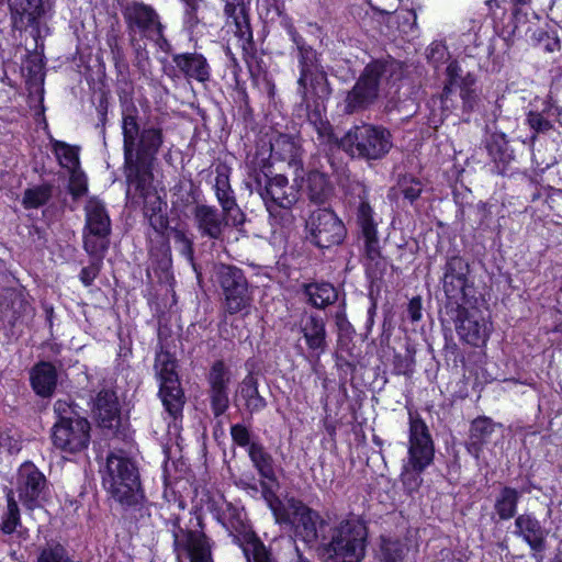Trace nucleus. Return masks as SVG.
Returning a JSON list of instances; mask_svg holds the SVG:
<instances>
[{
  "label": "nucleus",
  "mask_w": 562,
  "mask_h": 562,
  "mask_svg": "<svg viewBox=\"0 0 562 562\" xmlns=\"http://www.w3.org/2000/svg\"><path fill=\"white\" fill-rule=\"evenodd\" d=\"M196 226L203 236L217 239L222 235L223 221L218 211L209 205H198L194 210Z\"/></svg>",
  "instance_id": "nucleus-28"
},
{
  "label": "nucleus",
  "mask_w": 562,
  "mask_h": 562,
  "mask_svg": "<svg viewBox=\"0 0 562 562\" xmlns=\"http://www.w3.org/2000/svg\"><path fill=\"white\" fill-rule=\"evenodd\" d=\"M407 460L403 464L401 481L409 494L418 491L423 483L422 473L435 457V447L426 423L417 415L409 413Z\"/></svg>",
  "instance_id": "nucleus-2"
},
{
  "label": "nucleus",
  "mask_w": 562,
  "mask_h": 562,
  "mask_svg": "<svg viewBox=\"0 0 562 562\" xmlns=\"http://www.w3.org/2000/svg\"><path fill=\"white\" fill-rule=\"evenodd\" d=\"M386 71V65L380 61L369 64L346 98V112L352 113L371 103L378 97L381 79Z\"/></svg>",
  "instance_id": "nucleus-15"
},
{
  "label": "nucleus",
  "mask_w": 562,
  "mask_h": 562,
  "mask_svg": "<svg viewBox=\"0 0 562 562\" xmlns=\"http://www.w3.org/2000/svg\"><path fill=\"white\" fill-rule=\"evenodd\" d=\"M248 454L259 474L268 480L274 479V470L272 465V457L265 450V448L256 442H252L248 448Z\"/></svg>",
  "instance_id": "nucleus-35"
},
{
  "label": "nucleus",
  "mask_w": 562,
  "mask_h": 562,
  "mask_svg": "<svg viewBox=\"0 0 562 562\" xmlns=\"http://www.w3.org/2000/svg\"><path fill=\"white\" fill-rule=\"evenodd\" d=\"M47 0H9L12 21L15 29L35 26L45 12Z\"/></svg>",
  "instance_id": "nucleus-22"
},
{
  "label": "nucleus",
  "mask_w": 562,
  "mask_h": 562,
  "mask_svg": "<svg viewBox=\"0 0 562 562\" xmlns=\"http://www.w3.org/2000/svg\"><path fill=\"white\" fill-rule=\"evenodd\" d=\"M20 514L16 502L12 496V492L8 494V508L2 521V530L5 533H12L19 525Z\"/></svg>",
  "instance_id": "nucleus-46"
},
{
  "label": "nucleus",
  "mask_w": 562,
  "mask_h": 562,
  "mask_svg": "<svg viewBox=\"0 0 562 562\" xmlns=\"http://www.w3.org/2000/svg\"><path fill=\"white\" fill-rule=\"evenodd\" d=\"M527 123L536 133H544L552 127L550 121L538 112H529Z\"/></svg>",
  "instance_id": "nucleus-54"
},
{
  "label": "nucleus",
  "mask_w": 562,
  "mask_h": 562,
  "mask_svg": "<svg viewBox=\"0 0 562 562\" xmlns=\"http://www.w3.org/2000/svg\"><path fill=\"white\" fill-rule=\"evenodd\" d=\"M122 14L131 32H138L153 40L162 36V25L153 7L139 1H130L123 5Z\"/></svg>",
  "instance_id": "nucleus-18"
},
{
  "label": "nucleus",
  "mask_w": 562,
  "mask_h": 562,
  "mask_svg": "<svg viewBox=\"0 0 562 562\" xmlns=\"http://www.w3.org/2000/svg\"><path fill=\"white\" fill-rule=\"evenodd\" d=\"M270 147L272 155L280 160L288 161L289 166L295 168L299 166L300 146L292 137L279 135Z\"/></svg>",
  "instance_id": "nucleus-31"
},
{
  "label": "nucleus",
  "mask_w": 562,
  "mask_h": 562,
  "mask_svg": "<svg viewBox=\"0 0 562 562\" xmlns=\"http://www.w3.org/2000/svg\"><path fill=\"white\" fill-rule=\"evenodd\" d=\"M367 528L357 518L345 519L334 529L328 551L336 562H360L366 551Z\"/></svg>",
  "instance_id": "nucleus-8"
},
{
  "label": "nucleus",
  "mask_w": 562,
  "mask_h": 562,
  "mask_svg": "<svg viewBox=\"0 0 562 562\" xmlns=\"http://www.w3.org/2000/svg\"><path fill=\"white\" fill-rule=\"evenodd\" d=\"M171 533L178 562H213L211 544L203 532L182 529L176 518Z\"/></svg>",
  "instance_id": "nucleus-12"
},
{
  "label": "nucleus",
  "mask_w": 562,
  "mask_h": 562,
  "mask_svg": "<svg viewBox=\"0 0 562 562\" xmlns=\"http://www.w3.org/2000/svg\"><path fill=\"white\" fill-rule=\"evenodd\" d=\"M88 190L87 178L80 170H70L69 192L76 199L82 196Z\"/></svg>",
  "instance_id": "nucleus-49"
},
{
  "label": "nucleus",
  "mask_w": 562,
  "mask_h": 562,
  "mask_svg": "<svg viewBox=\"0 0 562 562\" xmlns=\"http://www.w3.org/2000/svg\"><path fill=\"white\" fill-rule=\"evenodd\" d=\"M228 389H211V404L215 416L222 415L228 407Z\"/></svg>",
  "instance_id": "nucleus-50"
},
{
  "label": "nucleus",
  "mask_w": 562,
  "mask_h": 562,
  "mask_svg": "<svg viewBox=\"0 0 562 562\" xmlns=\"http://www.w3.org/2000/svg\"><path fill=\"white\" fill-rule=\"evenodd\" d=\"M172 61L179 71L187 79H194L205 82L210 78V66L206 58L198 53H183L172 56Z\"/></svg>",
  "instance_id": "nucleus-23"
},
{
  "label": "nucleus",
  "mask_w": 562,
  "mask_h": 562,
  "mask_svg": "<svg viewBox=\"0 0 562 562\" xmlns=\"http://www.w3.org/2000/svg\"><path fill=\"white\" fill-rule=\"evenodd\" d=\"M307 191L311 201L317 204L325 203L331 194L328 179L321 172H312L308 175Z\"/></svg>",
  "instance_id": "nucleus-34"
},
{
  "label": "nucleus",
  "mask_w": 562,
  "mask_h": 562,
  "mask_svg": "<svg viewBox=\"0 0 562 562\" xmlns=\"http://www.w3.org/2000/svg\"><path fill=\"white\" fill-rule=\"evenodd\" d=\"M240 394L252 411H259L266 405L265 400L259 395L257 381L252 375H247L241 382Z\"/></svg>",
  "instance_id": "nucleus-40"
},
{
  "label": "nucleus",
  "mask_w": 562,
  "mask_h": 562,
  "mask_svg": "<svg viewBox=\"0 0 562 562\" xmlns=\"http://www.w3.org/2000/svg\"><path fill=\"white\" fill-rule=\"evenodd\" d=\"M37 562H70V559L61 544L49 542L40 550Z\"/></svg>",
  "instance_id": "nucleus-43"
},
{
  "label": "nucleus",
  "mask_w": 562,
  "mask_h": 562,
  "mask_svg": "<svg viewBox=\"0 0 562 562\" xmlns=\"http://www.w3.org/2000/svg\"><path fill=\"white\" fill-rule=\"evenodd\" d=\"M154 368L159 381V397L162 405L171 417L177 418L182 412L184 400L176 372V360L168 351H157Z\"/></svg>",
  "instance_id": "nucleus-9"
},
{
  "label": "nucleus",
  "mask_w": 562,
  "mask_h": 562,
  "mask_svg": "<svg viewBox=\"0 0 562 562\" xmlns=\"http://www.w3.org/2000/svg\"><path fill=\"white\" fill-rule=\"evenodd\" d=\"M301 331L308 349L317 355L324 353L327 347L326 327L322 317L310 315L302 321Z\"/></svg>",
  "instance_id": "nucleus-27"
},
{
  "label": "nucleus",
  "mask_w": 562,
  "mask_h": 562,
  "mask_svg": "<svg viewBox=\"0 0 562 562\" xmlns=\"http://www.w3.org/2000/svg\"><path fill=\"white\" fill-rule=\"evenodd\" d=\"M460 67L457 61H451L447 67V77L448 82L446 83L443 88L442 93V100L446 102L448 100L449 94L452 92V90L461 83V80L464 77H461L460 75Z\"/></svg>",
  "instance_id": "nucleus-48"
},
{
  "label": "nucleus",
  "mask_w": 562,
  "mask_h": 562,
  "mask_svg": "<svg viewBox=\"0 0 562 562\" xmlns=\"http://www.w3.org/2000/svg\"><path fill=\"white\" fill-rule=\"evenodd\" d=\"M30 304L24 289L9 274H0V319L14 326L27 313Z\"/></svg>",
  "instance_id": "nucleus-16"
},
{
  "label": "nucleus",
  "mask_w": 562,
  "mask_h": 562,
  "mask_svg": "<svg viewBox=\"0 0 562 562\" xmlns=\"http://www.w3.org/2000/svg\"><path fill=\"white\" fill-rule=\"evenodd\" d=\"M85 229H92L95 233L111 232V221L104 204L95 199L88 200L86 207Z\"/></svg>",
  "instance_id": "nucleus-30"
},
{
  "label": "nucleus",
  "mask_w": 562,
  "mask_h": 562,
  "mask_svg": "<svg viewBox=\"0 0 562 562\" xmlns=\"http://www.w3.org/2000/svg\"><path fill=\"white\" fill-rule=\"evenodd\" d=\"M231 435L234 442L240 447H248L252 443L250 442V434L249 430L240 424L233 425L231 427Z\"/></svg>",
  "instance_id": "nucleus-55"
},
{
  "label": "nucleus",
  "mask_w": 562,
  "mask_h": 562,
  "mask_svg": "<svg viewBox=\"0 0 562 562\" xmlns=\"http://www.w3.org/2000/svg\"><path fill=\"white\" fill-rule=\"evenodd\" d=\"M501 429L502 426L495 424L491 418L480 417L474 419L470 430V441L468 443L469 452L475 458H479L482 447L490 442L493 435Z\"/></svg>",
  "instance_id": "nucleus-26"
},
{
  "label": "nucleus",
  "mask_w": 562,
  "mask_h": 562,
  "mask_svg": "<svg viewBox=\"0 0 562 562\" xmlns=\"http://www.w3.org/2000/svg\"><path fill=\"white\" fill-rule=\"evenodd\" d=\"M427 57L435 67L445 63L449 58V52L447 47L441 43H432L427 50Z\"/></svg>",
  "instance_id": "nucleus-52"
},
{
  "label": "nucleus",
  "mask_w": 562,
  "mask_h": 562,
  "mask_svg": "<svg viewBox=\"0 0 562 562\" xmlns=\"http://www.w3.org/2000/svg\"><path fill=\"white\" fill-rule=\"evenodd\" d=\"M266 501L278 524L290 525L297 537L306 543H314L323 536L325 520L319 514L295 498L280 501L273 494H266Z\"/></svg>",
  "instance_id": "nucleus-3"
},
{
  "label": "nucleus",
  "mask_w": 562,
  "mask_h": 562,
  "mask_svg": "<svg viewBox=\"0 0 562 562\" xmlns=\"http://www.w3.org/2000/svg\"><path fill=\"white\" fill-rule=\"evenodd\" d=\"M122 132L124 137V158L130 166L127 178L132 177V166L135 162L145 164L155 158L164 143L161 127L145 126L139 131L136 116L125 114L122 120Z\"/></svg>",
  "instance_id": "nucleus-5"
},
{
  "label": "nucleus",
  "mask_w": 562,
  "mask_h": 562,
  "mask_svg": "<svg viewBox=\"0 0 562 562\" xmlns=\"http://www.w3.org/2000/svg\"><path fill=\"white\" fill-rule=\"evenodd\" d=\"M251 490H254L255 492H257V487L256 485H248Z\"/></svg>",
  "instance_id": "nucleus-61"
},
{
  "label": "nucleus",
  "mask_w": 562,
  "mask_h": 562,
  "mask_svg": "<svg viewBox=\"0 0 562 562\" xmlns=\"http://www.w3.org/2000/svg\"><path fill=\"white\" fill-rule=\"evenodd\" d=\"M307 238L319 248L338 245L345 238V226L337 215L328 209L314 211L307 222Z\"/></svg>",
  "instance_id": "nucleus-11"
},
{
  "label": "nucleus",
  "mask_w": 562,
  "mask_h": 562,
  "mask_svg": "<svg viewBox=\"0 0 562 562\" xmlns=\"http://www.w3.org/2000/svg\"><path fill=\"white\" fill-rule=\"evenodd\" d=\"M102 483L111 496L121 504L137 502L139 480L134 462L123 451H113L100 470Z\"/></svg>",
  "instance_id": "nucleus-4"
},
{
  "label": "nucleus",
  "mask_w": 562,
  "mask_h": 562,
  "mask_svg": "<svg viewBox=\"0 0 562 562\" xmlns=\"http://www.w3.org/2000/svg\"><path fill=\"white\" fill-rule=\"evenodd\" d=\"M229 371L222 361H216L209 373L210 389H228Z\"/></svg>",
  "instance_id": "nucleus-45"
},
{
  "label": "nucleus",
  "mask_w": 562,
  "mask_h": 562,
  "mask_svg": "<svg viewBox=\"0 0 562 562\" xmlns=\"http://www.w3.org/2000/svg\"><path fill=\"white\" fill-rule=\"evenodd\" d=\"M514 533L530 547L533 557L540 562L548 536V530L541 522L530 514H521L515 519Z\"/></svg>",
  "instance_id": "nucleus-20"
},
{
  "label": "nucleus",
  "mask_w": 562,
  "mask_h": 562,
  "mask_svg": "<svg viewBox=\"0 0 562 562\" xmlns=\"http://www.w3.org/2000/svg\"><path fill=\"white\" fill-rule=\"evenodd\" d=\"M475 79L471 75L465 76L459 86L460 97L463 102V110L470 112L474 109L477 102V95L474 89Z\"/></svg>",
  "instance_id": "nucleus-42"
},
{
  "label": "nucleus",
  "mask_w": 562,
  "mask_h": 562,
  "mask_svg": "<svg viewBox=\"0 0 562 562\" xmlns=\"http://www.w3.org/2000/svg\"><path fill=\"white\" fill-rule=\"evenodd\" d=\"M100 263L101 260L93 261L89 266L85 267L80 271V280L86 285L89 286L92 284L94 279L100 272Z\"/></svg>",
  "instance_id": "nucleus-56"
},
{
  "label": "nucleus",
  "mask_w": 562,
  "mask_h": 562,
  "mask_svg": "<svg viewBox=\"0 0 562 562\" xmlns=\"http://www.w3.org/2000/svg\"><path fill=\"white\" fill-rule=\"evenodd\" d=\"M55 153L60 161V165L69 170L76 169L79 164L78 151L65 143L57 142L55 144Z\"/></svg>",
  "instance_id": "nucleus-44"
},
{
  "label": "nucleus",
  "mask_w": 562,
  "mask_h": 562,
  "mask_svg": "<svg viewBox=\"0 0 562 562\" xmlns=\"http://www.w3.org/2000/svg\"><path fill=\"white\" fill-rule=\"evenodd\" d=\"M15 490L22 504L29 509H34L45 499L48 484L45 475L34 463L24 462L16 472Z\"/></svg>",
  "instance_id": "nucleus-14"
},
{
  "label": "nucleus",
  "mask_w": 562,
  "mask_h": 562,
  "mask_svg": "<svg viewBox=\"0 0 562 562\" xmlns=\"http://www.w3.org/2000/svg\"><path fill=\"white\" fill-rule=\"evenodd\" d=\"M552 562H562V553L557 554Z\"/></svg>",
  "instance_id": "nucleus-60"
},
{
  "label": "nucleus",
  "mask_w": 562,
  "mask_h": 562,
  "mask_svg": "<svg viewBox=\"0 0 562 562\" xmlns=\"http://www.w3.org/2000/svg\"><path fill=\"white\" fill-rule=\"evenodd\" d=\"M172 239L180 254L191 260L193 254L191 239L179 229L172 232Z\"/></svg>",
  "instance_id": "nucleus-51"
},
{
  "label": "nucleus",
  "mask_w": 562,
  "mask_h": 562,
  "mask_svg": "<svg viewBox=\"0 0 562 562\" xmlns=\"http://www.w3.org/2000/svg\"><path fill=\"white\" fill-rule=\"evenodd\" d=\"M109 235L110 232L95 233L92 229L83 231V247L86 251L101 260L109 248Z\"/></svg>",
  "instance_id": "nucleus-36"
},
{
  "label": "nucleus",
  "mask_w": 562,
  "mask_h": 562,
  "mask_svg": "<svg viewBox=\"0 0 562 562\" xmlns=\"http://www.w3.org/2000/svg\"><path fill=\"white\" fill-rule=\"evenodd\" d=\"M456 331L463 342L484 347L493 331L492 322L476 307H459Z\"/></svg>",
  "instance_id": "nucleus-13"
},
{
  "label": "nucleus",
  "mask_w": 562,
  "mask_h": 562,
  "mask_svg": "<svg viewBox=\"0 0 562 562\" xmlns=\"http://www.w3.org/2000/svg\"><path fill=\"white\" fill-rule=\"evenodd\" d=\"M519 497V492L513 487L505 486L501 490L494 508L502 520H508L515 516Z\"/></svg>",
  "instance_id": "nucleus-32"
},
{
  "label": "nucleus",
  "mask_w": 562,
  "mask_h": 562,
  "mask_svg": "<svg viewBox=\"0 0 562 562\" xmlns=\"http://www.w3.org/2000/svg\"><path fill=\"white\" fill-rule=\"evenodd\" d=\"M53 187L47 183L33 186L24 191L22 205L25 209H38L52 198Z\"/></svg>",
  "instance_id": "nucleus-38"
},
{
  "label": "nucleus",
  "mask_w": 562,
  "mask_h": 562,
  "mask_svg": "<svg viewBox=\"0 0 562 562\" xmlns=\"http://www.w3.org/2000/svg\"><path fill=\"white\" fill-rule=\"evenodd\" d=\"M54 411L58 417L53 427V443L64 452L77 453L88 448L90 424L79 416L71 405L63 400L56 401Z\"/></svg>",
  "instance_id": "nucleus-6"
},
{
  "label": "nucleus",
  "mask_w": 562,
  "mask_h": 562,
  "mask_svg": "<svg viewBox=\"0 0 562 562\" xmlns=\"http://www.w3.org/2000/svg\"><path fill=\"white\" fill-rule=\"evenodd\" d=\"M251 178L252 182L248 184L250 191L260 195L270 214L277 207L289 210L299 200L297 189L282 175L268 177L263 172L255 171Z\"/></svg>",
  "instance_id": "nucleus-10"
},
{
  "label": "nucleus",
  "mask_w": 562,
  "mask_h": 562,
  "mask_svg": "<svg viewBox=\"0 0 562 562\" xmlns=\"http://www.w3.org/2000/svg\"><path fill=\"white\" fill-rule=\"evenodd\" d=\"M214 278L222 290L224 311L229 315H249L254 297L244 272L221 263L214 267Z\"/></svg>",
  "instance_id": "nucleus-7"
},
{
  "label": "nucleus",
  "mask_w": 562,
  "mask_h": 562,
  "mask_svg": "<svg viewBox=\"0 0 562 562\" xmlns=\"http://www.w3.org/2000/svg\"><path fill=\"white\" fill-rule=\"evenodd\" d=\"M162 204L156 194L146 196L145 214L148 216L150 225L157 231L162 229L167 224L165 216L160 213Z\"/></svg>",
  "instance_id": "nucleus-41"
},
{
  "label": "nucleus",
  "mask_w": 562,
  "mask_h": 562,
  "mask_svg": "<svg viewBox=\"0 0 562 562\" xmlns=\"http://www.w3.org/2000/svg\"><path fill=\"white\" fill-rule=\"evenodd\" d=\"M381 554L383 562H403L404 549L398 541L383 540Z\"/></svg>",
  "instance_id": "nucleus-47"
},
{
  "label": "nucleus",
  "mask_w": 562,
  "mask_h": 562,
  "mask_svg": "<svg viewBox=\"0 0 562 562\" xmlns=\"http://www.w3.org/2000/svg\"><path fill=\"white\" fill-rule=\"evenodd\" d=\"M184 507H186V504H184V502H183V501H179V502L177 503V508H178V509H184Z\"/></svg>",
  "instance_id": "nucleus-59"
},
{
  "label": "nucleus",
  "mask_w": 562,
  "mask_h": 562,
  "mask_svg": "<svg viewBox=\"0 0 562 562\" xmlns=\"http://www.w3.org/2000/svg\"><path fill=\"white\" fill-rule=\"evenodd\" d=\"M469 266L461 257H452L446 263L443 291L451 303L461 305L468 296Z\"/></svg>",
  "instance_id": "nucleus-19"
},
{
  "label": "nucleus",
  "mask_w": 562,
  "mask_h": 562,
  "mask_svg": "<svg viewBox=\"0 0 562 562\" xmlns=\"http://www.w3.org/2000/svg\"><path fill=\"white\" fill-rule=\"evenodd\" d=\"M93 414L101 427H115L120 420L119 403L115 393L112 391L99 392L94 400Z\"/></svg>",
  "instance_id": "nucleus-25"
},
{
  "label": "nucleus",
  "mask_w": 562,
  "mask_h": 562,
  "mask_svg": "<svg viewBox=\"0 0 562 562\" xmlns=\"http://www.w3.org/2000/svg\"><path fill=\"white\" fill-rule=\"evenodd\" d=\"M402 192L405 199L411 202L415 201L422 193L423 187L420 181L416 179H404L401 183Z\"/></svg>",
  "instance_id": "nucleus-53"
},
{
  "label": "nucleus",
  "mask_w": 562,
  "mask_h": 562,
  "mask_svg": "<svg viewBox=\"0 0 562 562\" xmlns=\"http://www.w3.org/2000/svg\"><path fill=\"white\" fill-rule=\"evenodd\" d=\"M241 549L247 562H272L271 553L255 535L245 536Z\"/></svg>",
  "instance_id": "nucleus-37"
},
{
  "label": "nucleus",
  "mask_w": 562,
  "mask_h": 562,
  "mask_svg": "<svg viewBox=\"0 0 562 562\" xmlns=\"http://www.w3.org/2000/svg\"><path fill=\"white\" fill-rule=\"evenodd\" d=\"M358 224L361 227L366 244V254L371 261L380 258V243L376 232V221L369 203L361 200L357 212Z\"/></svg>",
  "instance_id": "nucleus-21"
},
{
  "label": "nucleus",
  "mask_w": 562,
  "mask_h": 562,
  "mask_svg": "<svg viewBox=\"0 0 562 562\" xmlns=\"http://www.w3.org/2000/svg\"><path fill=\"white\" fill-rule=\"evenodd\" d=\"M291 560L289 562H310L306 558H304L297 548H293L291 552Z\"/></svg>",
  "instance_id": "nucleus-58"
},
{
  "label": "nucleus",
  "mask_w": 562,
  "mask_h": 562,
  "mask_svg": "<svg viewBox=\"0 0 562 562\" xmlns=\"http://www.w3.org/2000/svg\"><path fill=\"white\" fill-rule=\"evenodd\" d=\"M31 383L35 393L42 397L50 396L57 384V372L53 364L41 362L31 372Z\"/></svg>",
  "instance_id": "nucleus-29"
},
{
  "label": "nucleus",
  "mask_w": 562,
  "mask_h": 562,
  "mask_svg": "<svg viewBox=\"0 0 562 562\" xmlns=\"http://www.w3.org/2000/svg\"><path fill=\"white\" fill-rule=\"evenodd\" d=\"M315 128L322 144L330 148L340 147L351 157L378 160L383 158L393 146L390 131L382 126L357 125L340 138L327 121L321 120L315 123Z\"/></svg>",
  "instance_id": "nucleus-1"
},
{
  "label": "nucleus",
  "mask_w": 562,
  "mask_h": 562,
  "mask_svg": "<svg viewBox=\"0 0 562 562\" xmlns=\"http://www.w3.org/2000/svg\"><path fill=\"white\" fill-rule=\"evenodd\" d=\"M214 187L216 198L227 218V223L234 226L241 225L245 221V216L241 210L236 204L235 198L233 196V191L229 186L228 176L225 173H217Z\"/></svg>",
  "instance_id": "nucleus-24"
},
{
  "label": "nucleus",
  "mask_w": 562,
  "mask_h": 562,
  "mask_svg": "<svg viewBox=\"0 0 562 562\" xmlns=\"http://www.w3.org/2000/svg\"><path fill=\"white\" fill-rule=\"evenodd\" d=\"M225 2V14L233 19L236 26L239 29L243 36H247V38H251V32L246 22L245 18V8L244 0H224Z\"/></svg>",
  "instance_id": "nucleus-39"
},
{
  "label": "nucleus",
  "mask_w": 562,
  "mask_h": 562,
  "mask_svg": "<svg viewBox=\"0 0 562 562\" xmlns=\"http://www.w3.org/2000/svg\"><path fill=\"white\" fill-rule=\"evenodd\" d=\"M289 33L292 37V41L296 44L299 50L301 74L297 83L300 93L303 95V98H306L308 87L315 90L316 93H318L317 90L324 92L326 76L318 68L316 52L304 45L301 36L293 27H290Z\"/></svg>",
  "instance_id": "nucleus-17"
},
{
  "label": "nucleus",
  "mask_w": 562,
  "mask_h": 562,
  "mask_svg": "<svg viewBox=\"0 0 562 562\" xmlns=\"http://www.w3.org/2000/svg\"><path fill=\"white\" fill-rule=\"evenodd\" d=\"M305 293L310 302L318 308L333 304L337 300L336 289L327 282H316L306 285Z\"/></svg>",
  "instance_id": "nucleus-33"
},
{
  "label": "nucleus",
  "mask_w": 562,
  "mask_h": 562,
  "mask_svg": "<svg viewBox=\"0 0 562 562\" xmlns=\"http://www.w3.org/2000/svg\"><path fill=\"white\" fill-rule=\"evenodd\" d=\"M408 316L413 322H418L422 318V301L419 297H414L408 304Z\"/></svg>",
  "instance_id": "nucleus-57"
}]
</instances>
